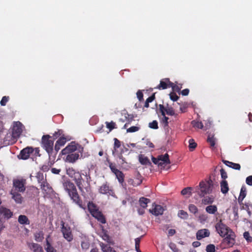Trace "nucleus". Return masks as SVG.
<instances>
[{"mask_svg":"<svg viewBox=\"0 0 252 252\" xmlns=\"http://www.w3.org/2000/svg\"><path fill=\"white\" fill-rule=\"evenodd\" d=\"M67 174L75 181L77 186L80 191L83 190V188L85 185V182L83 179L82 175H84V174H81L79 172L75 171L72 168H69L66 170ZM85 176L86 177V181L87 185H89L91 177L89 173L88 174L86 173Z\"/></svg>","mask_w":252,"mask_h":252,"instance_id":"nucleus-1","label":"nucleus"},{"mask_svg":"<svg viewBox=\"0 0 252 252\" xmlns=\"http://www.w3.org/2000/svg\"><path fill=\"white\" fill-rule=\"evenodd\" d=\"M63 186L71 200H72L73 201L77 204L80 208H84L82 205V201L80 199L74 184L70 181H66L64 183Z\"/></svg>","mask_w":252,"mask_h":252,"instance_id":"nucleus-2","label":"nucleus"},{"mask_svg":"<svg viewBox=\"0 0 252 252\" xmlns=\"http://www.w3.org/2000/svg\"><path fill=\"white\" fill-rule=\"evenodd\" d=\"M54 139L49 135H43L41 138V147L48 153L49 160L55 159V154H54Z\"/></svg>","mask_w":252,"mask_h":252,"instance_id":"nucleus-3","label":"nucleus"},{"mask_svg":"<svg viewBox=\"0 0 252 252\" xmlns=\"http://www.w3.org/2000/svg\"><path fill=\"white\" fill-rule=\"evenodd\" d=\"M213 186V182L211 179L206 182L201 181L199 186L196 187V191L200 197H203L212 193Z\"/></svg>","mask_w":252,"mask_h":252,"instance_id":"nucleus-4","label":"nucleus"},{"mask_svg":"<svg viewBox=\"0 0 252 252\" xmlns=\"http://www.w3.org/2000/svg\"><path fill=\"white\" fill-rule=\"evenodd\" d=\"M61 231L63 236L68 242H71L73 240V235L72 234L70 226L68 225H65V223L61 221Z\"/></svg>","mask_w":252,"mask_h":252,"instance_id":"nucleus-5","label":"nucleus"},{"mask_svg":"<svg viewBox=\"0 0 252 252\" xmlns=\"http://www.w3.org/2000/svg\"><path fill=\"white\" fill-rule=\"evenodd\" d=\"M216 231L221 237H224L229 230L231 229L227 226L225 224L222 222L220 220L215 225Z\"/></svg>","mask_w":252,"mask_h":252,"instance_id":"nucleus-6","label":"nucleus"},{"mask_svg":"<svg viewBox=\"0 0 252 252\" xmlns=\"http://www.w3.org/2000/svg\"><path fill=\"white\" fill-rule=\"evenodd\" d=\"M22 125L20 122H16L14 123L12 131V135L13 138H17L20 136L22 132Z\"/></svg>","mask_w":252,"mask_h":252,"instance_id":"nucleus-7","label":"nucleus"},{"mask_svg":"<svg viewBox=\"0 0 252 252\" xmlns=\"http://www.w3.org/2000/svg\"><path fill=\"white\" fill-rule=\"evenodd\" d=\"M34 152V149L32 147H27L21 151L20 155L18 156L19 158L22 159H27L30 154Z\"/></svg>","mask_w":252,"mask_h":252,"instance_id":"nucleus-8","label":"nucleus"},{"mask_svg":"<svg viewBox=\"0 0 252 252\" xmlns=\"http://www.w3.org/2000/svg\"><path fill=\"white\" fill-rule=\"evenodd\" d=\"M77 149V144H76L74 142H72L65 148L62 150L61 153L63 155H66L69 153H73V152L76 151Z\"/></svg>","mask_w":252,"mask_h":252,"instance_id":"nucleus-9","label":"nucleus"},{"mask_svg":"<svg viewBox=\"0 0 252 252\" xmlns=\"http://www.w3.org/2000/svg\"><path fill=\"white\" fill-rule=\"evenodd\" d=\"M99 192L101 194H108L109 195H113L114 193L111 188H110L107 183L103 184L99 189Z\"/></svg>","mask_w":252,"mask_h":252,"instance_id":"nucleus-10","label":"nucleus"},{"mask_svg":"<svg viewBox=\"0 0 252 252\" xmlns=\"http://www.w3.org/2000/svg\"><path fill=\"white\" fill-rule=\"evenodd\" d=\"M224 242L226 243L229 246H232L235 243V234L232 230H229L228 233L225 235Z\"/></svg>","mask_w":252,"mask_h":252,"instance_id":"nucleus-11","label":"nucleus"},{"mask_svg":"<svg viewBox=\"0 0 252 252\" xmlns=\"http://www.w3.org/2000/svg\"><path fill=\"white\" fill-rule=\"evenodd\" d=\"M210 234V232L209 229L206 228L200 229L196 232V239L198 240H200L204 238L209 237Z\"/></svg>","mask_w":252,"mask_h":252,"instance_id":"nucleus-12","label":"nucleus"},{"mask_svg":"<svg viewBox=\"0 0 252 252\" xmlns=\"http://www.w3.org/2000/svg\"><path fill=\"white\" fill-rule=\"evenodd\" d=\"M79 155L78 153L67 154L65 158V161L69 163H74L79 158Z\"/></svg>","mask_w":252,"mask_h":252,"instance_id":"nucleus-13","label":"nucleus"},{"mask_svg":"<svg viewBox=\"0 0 252 252\" xmlns=\"http://www.w3.org/2000/svg\"><path fill=\"white\" fill-rule=\"evenodd\" d=\"M13 186L15 190L23 192L25 190L24 183L22 181L16 180L13 182Z\"/></svg>","mask_w":252,"mask_h":252,"instance_id":"nucleus-14","label":"nucleus"},{"mask_svg":"<svg viewBox=\"0 0 252 252\" xmlns=\"http://www.w3.org/2000/svg\"><path fill=\"white\" fill-rule=\"evenodd\" d=\"M0 215L5 219H9L12 217L13 213L9 209L1 207L0 208Z\"/></svg>","mask_w":252,"mask_h":252,"instance_id":"nucleus-15","label":"nucleus"},{"mask_svg":"<svg viewBox=\"0 0 252 252\" xmlns=\"http://www.w3.org/2000/svg\"><path fill=\"white\" fill-rule=\"evenodd\" d=\"M149 212L155 216H158L163 214V209L160 205H155L152 210H149Z\"/></svg>","mask_w":252,"mask_h":252,"instance_id":"nucleus-16","label":"nucleus"},{"mask_svg":"<svg viewBox=\"0 0 252 252\" xmlns=\"http://www.w3.org/2000/svg\"><path fill=\"white\" fill-rule=\"evenodd\" d=\"M93 217L95 218L97 220L101 222V223H105L106 222V220L103 216V215L102 214L101 212L99 211H97L94 213L92 215Z\"/></svg>","mask_w":252,"mask_h":252,"instance_id":"nucleus-17","label":"nucleus"},{"mask_svg":"<svg viewBox=\"0 0 252 252\" xmlns=\"http://www.w3.org/2000/svg\"><path fill=\"white\" fill-rule=\"evenodd\" d=\"M158 159L159 161H161L160 162H161V167L163 168L164 167L163 165L170 163V161L169 159V155L167 153L164 155H161L158 156Z\"/></svg>","mask_w":252,"mask_h":252,"instance_id":"nucleus-18","label":"nucleus"},{"mask_svg":"<svg viewBox=\"0 0 252 252\" xmlns=\"http://www.w3.org/2000/svg\"><path fill=\"white\" fill-rule=\"evenodd\" d=\"M28 245L30 249L33 252H43L42 247L37 243H29Z\"/></svg>","mask_w":252,"mask_h":252,"instance_id":"nucleus-19","label":"nucleus"},{"mask_svg":"<svg viewBox=\"0 0 252 252\" xmlns=\"http://www.w3.org/2000/svg\"><path fill=\"white\" fill-rule=\"evenodd\" d=\"M223 163L226 166L232 168V169L239 170L241 168V166L238 163H233L226 160H222Z\"/></svg>","mask_w":252,"mask_h":252,"instance_id":"nucleus-20","label":"nucleus"},{"mask_svg":"<svg viewBox=\"0 0 252 252\" xmlns=\"http://www.w3.org/2000/svg\"><path fill=\"white\" fill-rule=\"evenodd\" d=\"M247 194V189L245 186H242L241 189L239 196L238 201L239 204L242 203L243 199L245 198Z\"/></svg>","mask_w":252,"mask_h":252,"instance_id":"nucleus-21","label":"nucleus"},{"mask_svg":"<svg viewBox=\"0 0 252 252\" xmlns=\"http://www.w3.org/2000/svg\"><path fill=\"white\" fill-rule=\"evenodd\" d=\"M159 110L161 113L162 116H163V118L162 119V123L164 124V126H168V120L169 118L165 116V114L164 112V107L163 105H159Z\"/></svg>","mask_w":252,"mask_h":252,"instance_id":"nucleus-22","label":"nucleus"},{"mask_svg":"<svg viewBox=\"0 0 252 252\" xmlns=\"http://www.w3.org/2000/svg\"><path fill=\"white\" fill-rule=\"evenodd\" d=\"M139 161L142 165H151L152 163L149 158L143 155H139L138 156Z\"/></svg>","mask_w":252,"mask_h":252,"instance_id":"nucleus-23","label":"nucleus"},{"mask_svg":"<svg viewBox=\"0 0 252 252\" xmlns=\"http://www.w3.org/2000/svg\"><path fill=\"white\" fill-rule=\"evenodd\" d=\"M40 186L41 189L47 194H50L53 191L52 188L46 182H45V183H43Z\"/></svg>","mask_w":252,"mask_h":252,"instance_id":"nucleus-24","label":"nucleus"},{"mask_svg":"<svg viewBox=\"0 0 252 252\" xmlns=\"http://www.w3.org/2000/svg\"><path fill=\"white\" fill-rule=\"evenodd\" d=\"M221 191L223 194H226L229 190L227 182L226 180H222L220 182Z\"/></svg>","mask_w":252,"mask_h":252,"instance_id":"nucleus-25","label":"nucleus"},{"mask_svg":"<svg viewBox=\"0 0 252 252\" xmlns=\"http://www.w3.org/2000/svg\"><path fill=\"white\" fill-rule=\"evenodd\" d=\"M11 194H12V198L17 203H22L23 198L20 194L16 192H11Z\"/></svg>","mask_w":252,"mask_h":252,"instance_id":"nucleus-26","label":"nucleus"},{"mask_svg":"<svg viewBox=\"0 0 252 252\" xmlns=\"http://www.w3.org/2000/svg\"><path fill=\"white\" fill-rule=\"evenodd\" d=\"M150 202L151 201L149 199L144 197H140L139 200L140 205L143 209L146 208L147 206V204Z\"/></svg>","mask_w":252,"mask_h":252,"instance_id":"nucleus-27","label":"nucleus"},{"mask_svg":"<svg viewBox=\"0 0 252 252\" xmlns=\"http://www.w3.org/2000/svg\"><path fill=\"white\" fill-rule=\"evenodd\" d=\"M18 222L21 224H30V220L25 215H20L18 217Z\"/></svg>","mask_w":252,"mask_h":252,"instance_id":"nucleus-28","label":"nucleus"},{"mask_svg":"<svg viewBox=\"0 0 252 252\" xmlns=\"http://www.w3.org/2000/svg\"><path fill=\"white\" fill-rule=\"evenodd\" d=\"M88 210L92 215L93 214L97 211H99L97 206L93 202H89L88 204Z\"/></svg>","mask_w":252,"mask_h":252,"instance_id":"nucleus-29","label":"nucleus"},{"mask_svg":"<svg viewBox=\"0 0 252 252\" xmlns=\"http://www.w3.org/2000/svg\"><path fill=\"white\" fill-rule=\"evenodd\" d=\"M114 149L112 151V155L114 156H116V153L117 151V149L120 147L121 146V142L117 138H115L114 139Z\"/></svg>","mask_w":252,"mask_h":252,"instance_id":"nucleus-30","label":"nucleus"},{"mask_svg":"<svg viewBox=\"0 0 252 252\" xmlns=\"http://www.w3.org/2000/svg\"><path fill=\"white\" fill-rule=\"evenodd\" d=\"M205 210L208 213L214 214L217 211V207L216 205H210L207 206Z\"/></svg>","mask_w":252,"mask_h":252,"instance_id":"nucleus-31","label":"nucleus"},{"mask_svg":"<svg viewBox=\"0 0 252 252\" xmlns=\"http://www.w3.org/2000/svg\"><path fill=\"white\" fill-rule=\"evenodd\" d=\"M36 178L37 180L38 183L40 184L41 185L43 184V183H45V181L43 173H41L40 172H37L36 173Z\"/></svg>","mask_w":252,"mask_h":252,"instance_id":"nucleus-32","label":"nucleus"},{"mask_svg":"<svg viewBox=\"0 0 252 252\" xmlns=\"http://www.w3.org/2000/svg\"><path fill=\"white\" fill-rule=\"evenodd\" d=\"M43 235L44 234L42 231L35 233L34 234L35 240L38 242H41L44 238Z\"/></svg>","mask_w":252,"mask_h":252,"instance_id":"nucleus-33","label":"nucleus"},{"mask_svg":"<svg viewBox=\"0 0 252 252\" xmlns=\"http://www.w3.org/2000/svg\"><path fill=\"white\" fill-rule=\"evenodd\" d=\"M49 237V236L46 238V247L45 248V250L47 252H56V250L51 245L50 242L48 240V238Z\"/></svg>","mask_w":252,"mask_h":252,"instance_id":"nucleus-34","label":"nucleus"},{"mask_svg":"<svg viewBox=\"0 0 252 252\" xmlns=\"http://www.w3.org/2000/svg\"><path fill=\"white\" fill-rule=\"evenodd\" d=\"M115 175L117 179H118V181L120 183L122 184L124 181V173L122 171L119 170V171H118Z\"/></svg>","mask_w":252,"mask_h":252,"instance_id":"nucleus-35","label":"nucleus"},{"mask_svg":"<svg viewBox=\"0 0 252 252\" xmlns=\"http://www.w3.org/2000/svg\"><path fill=\"white\" fill-rule=\"evenodd\" d=\"M214 197L213 195L207 197L202 199V202L203 204L206 205L209 204H212L214 202Z\"/></svg>","mask_w":252,"mask_h":252,"instance_id":"nucleus-36","label":"nucleus"},{"mask_svg":"<svg viewBox=\"0 0 252 252\" xmlns=\"http://www.w3.org/2000/svg\"><path fill=\"white\" fill-rule=\"evenodd\" d=\"M101 250L103 252H116V251L112 248L107 245H102L101 246Z\"/></svg>","mask_w":252,"mask_h":252,"instance_id":"nucleus-37","label":"nucleus"},{"mask_svg":"<svg viewBox=\"0 0 252 252\" xmlns=\"http://www.w3.org/2000/svg\"><path fill=\"white\" fill-rule=\"evenodd\" d=\"M178 216L180 218L184 220H186L188 218V214L187 212L182 210L179 211Z\"/></svg>","mask_w":252,"mask_h":252,"instance_id":"nucleus-38","label":"nucleus"},{"mask_svg":"<svg viewBox=\"0 0 252 252\" xmlns=\"http://www.w3.org/2000/svg\"><path fill=\"white\" fill-rule=\"evenodd\" d=\"M189 149L190 151H192L197 146V144L195 142L194 139H190L189 141Z\"/></svg>","mask_w":252,"mask_h":252,"instance_id":"nucleus-39","label":"nucleus"},{"mask_svg":"<svg viewBox=\"0 0 252 252\" xmlns=\"http://www.w3.org/2000/svg\"><path fill=\"white\" fill-rule=\"evenodd\" d=\"M207 142L210 143L211 147H214L216 144V138L214 137V136H210L209 135Z\"/></svg>","mask_w":252,"mask_h":252,"instance_id":"nucleus-40","label":"nucleus"},{"mask_svg":"<svg viewBox=\"0 0 252 252\" xmlns=\"http://www.w3.org/2000/svg\"><path fill=\"white\" fill-rule=\"evenodd\" d=\"M191 124L194 127L200 129H202L203 127V125L201 122H197L194 120L191 122Z\"/></svg>","mask_w":252,"mask_h":252,"instance_id":"nucleus-41","label":"nucleus"},{"mask_svg":"<svg viewBox=\"0 0 252 252\" xmlns=\"http://www.w3.org/2000/svg\"><path fill=\"white\" fill-rule=\"evenodd\" d=\"M81 247L83 250H88L90 247V243L88 240H84L81 242Z\"/></svg>","mask_w":252,"mask_h":252,"instance_id":"nucleus-42","label":"nucleus"},{"mask_svg":"<svg viewBox=\"0 0 252 252\" xmlns=\"http://www.w3.org/2000/svg\"><path fill=\"white\" fill-rule=\"evenodd\" d=\"M189 212L193 214H195L198 212V209L194 204H190L189 206Z\"/></svg>","mask_w":252,"mask_h":252,"instance_id":"nucleus-43","label":"nucleus"},{"mask_svg":"<svg viewBox=\"0 0 252 252\" xmlns=\"http://www.w3.org/2000/svg\"><path fill=\"white\" fill-rule=\"evenodd\" d=\"M106 125V127L109 129L110 131H111L114 128H116L115 126L116 124L115 123L113 122V121H111V122H106L105 123Z\"/></svg>","mask_w":252,"mask_h":252,"instance_id":"nucleus-44","label":"nucleus"},{"mask_svg":"<svg viewBox=\"0 0 252 252\" xmlns=\"http://www.w3.org/2000/svg\"><path fill=\"white\" fill-rule=\"evenodd\" d=\"M191 190H192V188L191 187H187V188H184L181 191V194L183 195H186L187 194H189V195H191Z\"/></svg>","mask_w":252,"mask_h":252,"instance_id":"nucleus-45","label":"nucleus"},{"mask_svg":"<svg viewBox=\"0 0 252 252\" xmlns=\"http://www.w3.org/2000/svg\"><path fill=\"white\" fill-rule=\"evenodd\" d=\"M126 123L130 125L132 121L134 120V116L132 115L127 114V116H125Z\"/></svg>","mask_w":252,"mask_h":252,"instance_id":"nucleus-46","label":"nucleus"},{"mask_svg":"<svg viewBox=\"0 0 252 252\" xmlns=\"http://www.w3.org/2000/svg\"><path fill=\"white\" fill-rule=\"evenodd\" d=\"M66 138L63 137H60L57 141L56 143L57 145H59L61 146H63L66 143Z\"/></svg>","mask_w":252,"mask_h":252,"instance_id":"nucleus-47","label":"nucleus"},{"mask_svg":"<svg viewBox=\"0 0 252 252\" xmlns=\"http://www.w3.org/2000/svg\"><path fill=\"white\" fill-rule=\"evenodd\" d=\"M149 126L152 129H158V122L156 120L153 121L152 122L149 124Z\"/></svg>","mask_w":252,"mask_h":252,"instance_id":"nucleus-48","label":"nucleus"},{"mask_svg":"<svg viewBox=\"0 0 252 252\" xmlns=\"http://www.w3.org/2000/svg\"><path fill=\"white\" fill-rule=\"evenodd\" d=\"M140 129V127L136 126H132L130 127L127 128L126 132H134L138 131Z\"/></svg>","mask_w":252,"mask_h":252,"instance_id":"nucleus-49","label":"nucleus"},{"mask_svg":"<svg viewBox=\"0 0 252 252\" xmlns=\"http://www.w3.org/2000/svg\"><path fill=\"white\" fill-rule=\"evenodd\" d=\"M207 252H215V246L213 244H209L207 246L206 248Z\"/></svg>","mask_w":252,"mask_h":252,"instance_id":"nucleus-50","label":"nucleus"},{"mask_svg":"<svg viewBox=\"0 0 252 252\" xmlns=\"http://www.w3.org/2000/svg\"><path fill=\"white\" fill-rule=\"evenodd\" d=\"M244 238L248 242H252V237L250 236L249 232L246 231L243 234Z\"/></svg>","mask_w":252,"mask_h":252,"instance_id":"nucleus-51","label":"nucleus"},{"mask_svg":"<svg viewBox=\"0 0 252 252\" xmlns=\"http://www.w3.org/2000/svg\"><path fill=\"white\" fill-rule=\"evenodd\" d=\"M166 112L168 115L173 116L175 114L174 111L172 108H168V109L164 108V112Z\"/></svg>","mask_w":252,"mask_h":252,"instance_id":"nucleus-52","label":"nucleus"},{"mask_svg":"<svg viewBox=\"0 0 252 252\" xmlns=\"http://www.w3.org/2000/svg\"><path fill=\"white\" fill-rule=\"evenodd\" d=\"M152 160L154 164H158V166L161 167V162H159V160L158 159V158H156L153 156H152Z\"/></svg>","mask_w":252,"mask_h":252,"instance_id":"nucleus-53","label":"nucleus"},{"mask_svg":"<svg viewBox=\"0 0 252 252\" xmlns=\"http://www.w3.org/2000/svg\"><path fill=\"white\" fill-rule=\"evenodd\" d=\"M8 99H9V97L8 96H4L0 102V104L1 106H5L6 102L8 101Z\"/></svg>","mask_w":252,"mask_h":252,"instance_id":"nucleus-54","label":"nucleus"},{"mask_svg":"<svg viewBox=\"0 0 252 252\" xmlns=\"http://www.w3.org/2000/svg\"><path fill=\"white\" fill-rule=\"evenodd\" d=\"M220 172L221 178L223 179V180H225V179L227 178V173L223 168H221L220 170Z\"/></svg>","mask_w":252,"mask_h":252,"instance_id":"nucleus-55","label":"nucleus"},{"mask_svg":"<svg viewBox=\"0 0 252 252\" xmlns=\"http://www.w3.org/2000/svg\"><path fill=\"white\" fill-rule=\"evenodd\" d=\"M142 236H141L140 237L137 238L135 239V249L138 250V249H139L140 240H141V238Z\"/></svg>","mask_w":252,"mask_h":252,"instance_id":"nucleus-56","label":"nucleus"},{"mask_svg":"<svg viewBox=\"0 0 252 252\" xmlns=\"http://www.w3.org/2000/svg\"><path fill=\"white\" fill-rule=\"evenodd\" d=\"M246 184L250 186H252V175L247 177L246 179Z\"/></svg>","mask_w":252,"mask_h":252,"instance_id":"nucleus-57","label":"nucleus"},{"mask_svg":"<svg viewBox=\"0 0 252 252\" xmlns=\"http://www.w3.org/2000/svg\"><path fill=\"white\" fill-rule=\"evenodd\" d=\"M62 133V130H59L57 132H55L54 134H53V136L52 137H53V139H54V140L55 139H56V138H57L59 136H60Z\"/></svg>","mask_w":252,"mask_h":252,"instance_id":"nucleus-58","label":"nucleus"},{"mask_svg":"<svg viewBox=\"0 0 252 252\" xmlns=\"http://www.w3.org/2000/svg\"><path fill=\"white\" fill-rule=\"evenodd\" d=\"M117 155L118 158L122 160V164H124V163H126V160L125 158L123 157L122 153H119L117 154L116 153V155Z\"/></svg>","mask_w":252,"mask_h":252,"instance_id":"nucleus-59","label":"nucleus"},{"mask_svg":"<svg viewBox=\"0 0 252 252\" xmlns=\"http://www.w3.org/2000/svg\"><path fill=\"white\" fill-rule=\"evenodd\" d=\"M241 209H243V210H245L247 211L249 217H251V215H252V213H251V211L250 210V208L249 207H248V206H245V204H244L243 205V206L241 208Z\"/></svg>","mask_w":252,"mask_h":252,"instance_id":"nucleus-60","label":"nucleus"},{"mask_svg":"<svg viewBox=\"0 0 252 252\" xmlns=\"http://www.w3.org/2000/svg\"><path fill=\"white\" fill-rule=\"evenodd\" d=\"M61 147V146H60L59 145H57V143H56L54 150V154H55V158H56V156L57 153L60 150Z\"/></svg>","mask_w":252,"mask_h":252,"instance_id":"nucleus-61","label":"nucleus"},{"mask_svg":"<svg viewBox=\"0 0 252 252\" xmlns=\"http://www.w3.org/2000/svg\"><path fill=\"white\" fill-rule=\"evenodd\" d=\"M169 247L172 250V251L174 252H177L178 251V249L176 248V245L174 243H170L169 244Z\"/></svg>","mask_w":252,"mask_h":252,"instance_id":"nucleus-62","label":"nucleus"},{"mask_svg":"<svg viewBox=\"0 0 252 252\" xmlns=\"http://www.w3.org/2000/svg\"><path fill=\"white\" fill-rule=\"evenodd\" d=\"M77 149L76 150L78 151V152L80 153L81 154H82V153L84 150V148L81 145H80L79 144H77Z\"/></svg>","mask_w":252,"mask_h":252,"instance_id":"nucleus-63","label":"nucleus"},{"mask_svg":"<svg viewBox=\"0 0 252 252\" xmlns=\"http://www.w3.org/2000/svg\"><path fill=\"white\" fill-rule=\"evenodd\" d=\"M155 98V95H150L147 99L146 101L148 103L152 102Z\"/></svg>","mask_w":252,"mask_h":252,"instance_id":"nucleus-64","label":"nucleus"}]
</instances>
